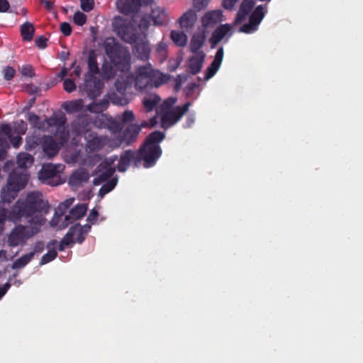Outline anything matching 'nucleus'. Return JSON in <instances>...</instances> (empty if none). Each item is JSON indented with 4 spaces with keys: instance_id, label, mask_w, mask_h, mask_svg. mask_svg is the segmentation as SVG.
Listing matches in <instances>:
<instances>
[{
    "instance_id": "nucleus-1",
    "label": "nucleus",
    "mask_w": 363,
    "mask_h": 363,
    "mask_svg": "<svg viewBox=\"0 0 363 363\" xmlns=\"http://www.w3.org/2000/svg\"><path fill=\"white\" fill-rule=\"evenodd\" d=\"M29 194L38 195L43 205L39 211L33 213L31 216L23 218V220H27L30 225L18 224L11 230L7 238V244L11 247L25 245L29 238L40 231L41 226L45 223V215L49 211L48 202L43 199L40 192L32 191Z\"/></svg>"
},
{
    "instance_id": "nucleus-2",
    "label": "nucleus",
    "mask_w": 363,
    "mask_h": 363,
    "mask_svg": "<svg viewBox=\"0 0 363 363\" xmlns=\"http://www.w3.org/2000/svg\"><path fill=\"white\" fill-rule=\"evenodd\" d=\"M43 203L38 195L28 194L25 198H20L7 209L0 210V235L4 230L6 220L13 223H19L23 220V217H28L33 213L39 211Z\"/></svg>"
},
{
    "instance_id": "nucleus-3",
    "label": "nucleus",
    "mask_w": 363,
    "mask_h": 363,
    "mask_svg": "<svg viewBox=\"0 0 363 363\" xmlns=\"http://www.w3.org/2000/svg\"><path fill=\"white\" fill-rule=\"evenodd\" d=\"M105 76L108 79L113 78L115 75L118 77L115 82L116 90L124 94L128 87L133 85L137 90L146 91L152 88L150 69H136L135 74L130 72V69H104Z\"/></svg>"
},
{
    "instance_id": "nucleus-4",
    "label": "nucleus",
    "mask_w": 363,
    "mask_h": 363,
    "mask_svg": "<svg viewBox=\"0 0 363 363\" xmlns=\"http://www.w3.org/2000/svg\"><path fill=\"white\" fill-rule=\"evenodd\" d=\"M112 27L113 31L123 40L128 43H135L136 52L141 59L147 57L150 47L148 43L144 40L143 37H141L147 30L142 32L137 26H133L129 21L121 16H116L113 18Z\"/></svg>"
},
{
    "instance_id": "nucleus-5",
    "label": "nucleus",
    "mask_w": 363,
    "mask_h": 363,
    "mask_svg": "<svg viewBox=\"0 0 363 363\" xmlns=\"http://www.w3.org/2000/svg\"><path fill=\"white\" fill-rule=\"evenodd\" d=\"M165 135L160 130L150 133L140 146L138 154V162H143L145 168L154 167L162 154L160 143L164 139Z\"/></svg>"
},
{
    "instance_id": "nucleus-6",
    "label": "nucleus",
    "mask_w": 363,
    "mask_h": 363,
    "mask_svg": "<svg viewBox=\"0 0 363 363\" xmlns=\"http://www.w3.org/2000/svg\"><path fill=\"white\" fill-rule=\"evenodd\" d=\"M154 0H118L116 6L118 11L125 14H133L131 21L125 18L130 22L133 26H137L143 32L147 30L150 25L147 17L140 11L143 5L151 4Z\"/></svg>"
},
{
    "instance_id": "nucleus-7",
    "label": "nucleus",
    "mask_w": 363,
    "mask_h": 363,
    "mask_svg": "<svg viewBox=\"0 0 363 363\" xmlns=\"http://www.w3.org/2000/svg\"><path fill=\"white\" fill-rule=\"evenodd\" d=\"M29 175L26 170L13 169L7 179V184L1 191V200L11 203L18 196V191L24 189L28 183Z\"/></svg>"
},
{
    "instance_id": "nucleus-8",
    "label": "nucleus",
    "mask_w": 363,
    "mask_h": 363,
    "mask_svg": "<svg viewBox=\"0 0 363 363\" xmlns=\"http://www.w3.org/2000/svg\"><path fill=\"white\" fill-rule=\"evenodd\" d=\"M104 69H89L85 74L83 83L79 84L81 91L85 93L91 99H95L100 95L104 87L101 78L108 80L105 76Z\"/></svg>"
},
{
    "instance_id": "nucleus-9",
    "label": "nucleus",
    "mask_w": 363,
    "mask_h": 363,
    "mask_svg": "<svg viewBox=\"0 0 363 363\" xmlns=\"http://www.w3.org/2000/svg\"><path fill=\"white\" fill-rule=\"evenodd\" d=\"M103 47L106 55L116 66L121 65L125 67L130 65L129 51L117 43L114 38H106L104 40Z\"/></svg>"
},
{
    "instance_id": "nucleus-10",
    "label": "nucleus",
    "mask_w": 363,
    "mask_h": 363,
    "mask_svg": "<svg viewBox=\"0 0 363 363\" xmlns=\"http://www.w3.org/2000/svg\"><path fill=\"white\" fill-rule=\"evenodd\" d=\"M218 70V69H208L207 73L203 79L198 77L195 80H190L186 86L183 88V93L186 98L193 99H198L203 89L202 83L213 77Z\"/></svg>"
},
{
    "instance_id": "nucleus-11",
    "label": "nucleus",
    "mask_w": 363,
    "mask_h": 363,
    "mask_svg": "<svg viewBox=\"0 0 363 363\" xmlns=\"http://www.w3.org/2000/svg\"><path fill=\"white\" fill-rule=\"evenodd\" d=\"M191 105V102H186L182 106H177L164 113L161 118L162 126L167 128L175 124L189 111Z\"/></svg>"
},
{
    "instance_id": "nucleus-12",
    "label": "nucleus",
    "mask_w": 363,
    "mask_h": 363,
    "mask_svg": "<svg viewBox=\"0 0 363 363\" xmlns=\"http://www.w3.org/2000/svg\"><path fill=\"white\" fill-rule=\"evenodd\" d=\"M72 69H61L60 73L57 74L56 77L53 79V80L51 81V82L49 84L50 86H55L58 81H61L64 79L63 82V88L64 89L68 92L72 93L76 89V84L74 82V80L77 78H79L81 75L82 69H74V72L70 74V76L72 78H65L66 76H67L69 73V71Z\"/></svg>"
},
{
    "instance_id": "nucleus-13",
    "label": "nucleus",
    "mask_w": 363,
    "mask_h": 363,
    "mask_svg": "<svg viewBox=\"0 0 363 363\" xmlns=\"http://www.w3.org/2000/svg\"><path fill=\"white\" fill-rule=\"evenodd\" d=\"M266 12L267 6H258L252 13L250 17V22L240 27L239 31L245 33H252L256 31Z\"/></svg>"
},
{
    "instance_id": "nucleus-14",
    "label": "nucleus",
    "mask_w": 363,
    "mask_h": 363,
    "mask_svg": "<svg viewBox=\"0 0 363 363\" xmlns=\"http://www.w3.org/2000/svg\"><path fill=\"white\" fill-rule=\"evenodd\" d=\"M143 128L140 124L130 123L123 130L121 138L118 140L116 146L120 147L123 142L130 145L136 142L138 137Z\"/></svg>"
},
{
    "instance_id": "nucleus-15",
    "label": "nucleus",
    "mask_w": 363,
    "mask_h": 363,
    "mask_svg": "<svg viewBox=\"0 0 363 363\" xmlns=\"http://www.w3.org/2000/svg\"><path fill=\"white\" fill-rule=\"evenodd\" d=\"M223 21L225 19L223 12L220 9L208 11L201 18V26L204 30L213 28Z\"/></svg>"
},
{
    "instance_id": "nucleus-16",
    "label": "nucleus",
    "mask_w": 363,
    "mask_h": 363,
    "mask_svg": "<svg viewBox=\"0 0 363 363\" xmlns=\"http://www.w3.org/2000/svg\"><path fill=\"white\" fill-rule=\"evenodd\" d=\"M137 158V152L132 150L123 151L121 154L117 169L120 172H124L128 169L131 163L136 167H139L140 164V162H138Z\"/></svg>"
},
{
    "instance_id": "nucleus-17",
    "label": "nucleus",
    "mask_w": 363,
    "mask_h": 363,
    "mask_svg": "<svg viewBox=\"0 0 363 363\" xmlns=\"http://www.w3.org/2000/svg\"><path fill=\"white\" fill-rule=\"evenodd\" d=\"M201 69H190L189 72H184L179 74H177L176 77L171 76L170 85L172 87L175 93L180 91L183 86L188 83L190 80L191 75L197 74Z\"/></svg>"
},
{
    "instance_id": "nucleus-18",
    "label": "nucleus",
    "mask_w": 363,
    "mask_h": 363,
    "mask_svg": "<svg viewBox=\"0 0 363 363\" xmlns=\"http://www.w3.org/2000/svg\"><path fill=\"white\" fill-rule=\"evenodd\" d=\"M232 26L230 24H223L218 27L212 33L209 39L212 47H215L222 40L228 39L232 35Z\"/></svg>"
},
{
    "instance_id": "nucleus-19",
    "label": "nucleus",
    "mask_w": 363,
    "mask_h": 363,
    "mask_svg": "<svg viewBox=\"0 0 363 363\" xmlns=\"http://www.w3.org/2000/svg\"><path fill=\"white\" fill-rule=\"evenodd\" d=\"M108 137L100 135L93 137L86 144L85 150L88 153H94L101 150L108 143Z\"/></svg>"
},
{
    "instance_id": "nucleus-20",
    "label": "nucleus",
    "mask_w": 363,
    "mask_h": 363,
    "mask_svg": "<svg viewBox=\"0 0 363 363\" xmlns=\"http://www.w3.org/2000/svg\"><path fill=\"white\" fill-rule=\"evenodd\" d=\"M89 174L87 169L79 168L75 170L69 177L68 182L71 186L78 187L88 182Z\"/></svg>"
},
{
    "instance_id": "nucleus-21",
    "label": "nucleus",
    "mask_w": 363,
    "mask_h": 363,
    "mask_svg": "<svg viewBox=\"0 0 363 363\" xmlns=\"http://www.w3.org/2000/svg\"><path fill=\"white\" fill-rule=\"evenodd\" d=\"M113 162V160H111V162H106L104 166H103V164L99 165V167L103 168L104 171H102L94 179V185H100L103 182L108 181V179L113 176L116 172L115 167H111Z\"/></svg>"
},
{
    "instance_id": "nucleus-22",
    "label": "nucleus",
    "mask_w": 363,
    "mask_h": 363,
    "mask_svg": "<svg viewBox=\"0 0 363 363\" xmlns=\"http://www.w3.org/2000/svg\"><path fill=\"white\" fill-rule=\"evenodd\" d=\"M151 84L152 87H160L164 84H170L171 75L164 74L160 69H150Z\"/></svg>"
},
{
    "instance_id": "nucleus-23",
    "label": "nucleus",
    "mask_w": 363,
    "mask_h": 363,
    "mask_svg": "<svg viewBox=\"0 0 363 363\" xmlns=\"http://www.w3.org/2000/svg\"><path fill=\"white\" fill-rule=\"evenodd\" d=\"M58 167L60 166L52 164H43L38 173L40 180L43 182H47L48 179L55 177L59 173Z\"/></svg>"
},
{
    "instance_id": "nucleus-24",
    "label": "nucleus",
    "mask_w": 363,
    "mask_h": 363,
    "mask_svg": "<svg viewBox=\"0 0 363 363\" xmlns=\"http://www.w3.org/2000/svg\"><path fill=\"white\" fill-rule=\"evenodd\" d=\"M197 20V15L193 10H189L179 19L180 27L182 28H192Z\"/></svg>"
},
{
    "instance_id": "nucleus-25",
    "label": "nucleus",
    "mask_w": 363,
    "mask_h": 363,
    "mask_svg": "<svg viewBox=\"0 0 363 363\" xmlns=\"http://www.w3.org/2000/svg\"><path fill=\"white\" fill-rule=\"evenodd\" d=\"M43 148L45 153L50 157L56 155L59 152L58 144L52 137H48L44 140Z\"/></svg>"
},
{
    "instance_id": "nucleus-26",
    "label": "nucleus",
    "mask_w": 363,
    "mask_h": 363,
    "mask_svg": "<svg viewBox=\"0 0 363 363\" xmlns=\"http://www.w3.org/2000/svg\"><path fill=\"white\" fill-rule=\"evenodd\" d=\"M206 35L205 34V30H201L196 32L191 40L190 48L192 52H196L199 50L206 40Z\"/></svg>"
},
{
    "instance_id": "nucleus-27",
    "label": "nucleus",
    "mask_w": 363,
    "mask_h": 363,
    "mask_svg": "<svg viewBox=\"0 0 363 363\" xmlns=\"http://www.w3.org/2000/svg\"><path fill=\"white\" fill-rule=\"evenodd\" d=\"M62 106L67 113H74L82 109L83 101L82 99L67 101Z\"/></svg>"
},
{
    "instance_id": "nucleus-28",
    "label": "nucleus",
    "mask_w": 363,
    "mask_h": 363,
    "mask_svg": "<svg viewBox=\"0 0 363 363\" xmlns=\"http://www.w3.org/2000/svg\"><path fill=\"white\" fill-rule=\"evenodd\" d=\"M18 167L16 169L26 170L33 162V157L27 152L19 153L16 160Z\"/></svg>"
},
{
    "instance_id": "nucleus-29",
    "label": "nucleus",
    "mask_w": 363,
    "mask_h": 363,
    "mask_svg": "<svg viewBox=\"0 0 363 363\" xmlns=\"http://www.w3.org/2000/svg\"><path fill=\"white\" fill-rule=\"evenodd\" d=\"M166 11L159 7L155 8L152 10L151 18L155 25H162L167 21Z\"/></svg>"
},
{
    "instance_id": "nucleus-30",
    "label": "nucleus",
    "mask_w": 363,
    "mask_h": 363,
    "mask_svg": "<svg viewBox=\"0 0 363 363\" xmlns=\"http://www.w3.org/2000/svg\"><path fill=\"white\" fill-rule=\"evenodd\" d=\"M35 28L30 22H26L21 26V33L23 40L30 41L34 35Z\"/></svg>"
},
{
    "instance_id": "nucleus-31",
    "label": "nucleus",
    "mask_w": 363,
    "mask_h": 363,
    "mask_svg": "<svg viewBox=\"0 0 363 363\" xmlns=\"http://www.w3.org/2000/svg\"><path fill=\"white\" fill-rule=\"evenodd\" d=\"M171 38L177 46L183 47L186 45L187 36L182 30H172L171 33Z\"/></svg>"
},
{
    "instance_id": "nucleus-32",
    "label": "nucleus",
    "mask_w": 363,
    "mask_h": 363,
    "mask_svg": "<svg viewBox=\"0 0 363 363\" xmlns=\"http://www.w3.org/2000/svg\"><path fill=\"white\" fill-rule=\"evenodd\" d=\"M74 228H69L66 235L63 237L58 245V250L64 251L65 247L73 244L74 240Z\"/></svg>"
},
{
    "instance_id": "nucleus-33",
    "label": "nucleus",
    "mask_w": 363,
    "mask_h": 363,
    "mask_svg": "<svg viewBox=\"0 0 363 363\" xmlns=\"http://www.w3.org/2000/svg\"><path fill=\"white\" fill-rule=\"evenodd\" d=\"M34 257V253H27L15 260L12 264V269H21L28 264Z\"/></svg>"
},
{
    "instance_id": "nucleus-34",
    "label": "nucleus",
    "mask_w": 363,
    "mask_h": 363,
    "mask_svg": "<svg viewBox=\"0 0 363 363\" xmlns=\"http://www.w3.org/2000/svg\"><path fill=\"white\" fill-rule=\"evenodd\" d=\"M43 122H45V129L52 126H55L57 128L59 125L65 124L66 118L64 116H52L45 119Z\"/></svg>"
},
{
    "instance_id": "nucleus-35",
    "label": "nucleus",
    "mask_w": 363,
    "mask_h": 363,
    "mask_svg": "<svg viewBox=\"0 0 363 363\" xmlns=\"http://www.w3.org/2000/svg\"><path fill=\"white\" fill-rule=\"evenodd\" d=\"M205 55L200 52H195L189 61V68H201L203 66Z\"/></svg>"
},
{
    "instance_id": "nucleus-36",
    "label": "nucleus",
    "mask_w": 363,
    "mask_h": 363,
    "mask_svg": "<svg viewBox=\"0 0 363 363\" xmlns=\"http://www.w3.org/2000/svg\"><path fill=\"white\" fill-rule=\"evenodd\" d=\"M65 124L59 125L56 128L55 136L60 140V144L63 145L69 140V133L68 129L65 127Z\"/></svg>"
},
{
    "instance_id": "nucleus-37",
    "label": "nucleus",
    "mask_w": 363,
    "mask_h": 363,
    "mask_svg": "<svg viewBox=\"0 0 363 363\" xmlns=\"http://www.w3.org/2000/svg\"><path fill=\"white\" fill-rule=\"evenodd\" d=\"M74 201L73 199H69L65 200V201L60 203L59 206H57V209L55 210V215L57 218H61L62 216L65 214L68 208L70 207V206L72 204V202Z\"/></svg>"
},
{
    "instance_id": "nucleus-38",
    "label": "nucleus",
    "mask_w": 363,
    "mask_h": 363,
    "mask_svg": "<svg viewBox=\"0 0 363 363\" xmlns=\"http://www.w3.org/2000/svg\"><path fill=\"white\" fill-rule=\"evenodd\" d=\"M87 208L85 204H77L69 211V213L74 216V219L77 220L84 217Z\"/></svg>"
},
{
    "instance_id": "nucleus-39",
    "label": "nucleus",
    "mask_w": 363,
    "mask_h": 363,
    "mask_svg": "<svg viewBox=\"0 0 363 363\" xmlns=\"http://www.w3.org/2000/svg\"><path fill=\"white\" fill-rule=\"evenodd\" d=\"M116 183L117 179H111L106 182L100 188L99 191V195L100 196H104L105 194L111 191L115 188Z\"/></svg>"
},
{
    "instance_id": "nucleus-40",
    "label": "nucleus",
    "mask_w": 363,
    "mask_h": 363,
    "mask_svg": "<svg viewBox=\"0 0 363 363\" xmlns=\"http://www.w3.org/2000/svg\"><path fill=\"white\" fill-rule=\"evenodd\" d=\"M28 121L35 128H37L40 130L45 129V122L40 121V118L35 113H30L28 116Z\"/></svg>"
},
{
    "instance_id": "nucleus-41",
    "label": "nucleus",
    "mask_w": 363,
    "mask_h": 363,
    "mask_svg": "<svg viewBox=\"0 0 363 363\" xmlns=\"http://www.w3.org/2000/svg\"><path fill=\"white\" fill-rule=\"evenodd\" d=\"M108 102L102 101L100 103H91L88 106V110L92 113H101L107 108Z\"/></svg>"
},
{
    "instance_id": "nucleus-42",
    "label": "nucleus",
    "mask_w": 363,
    "mask_h": 363,
    "mask_svg": "<svg viewBox=\"0 0 363 363\" xmlns=\"http://www.w3.org/2000/svg\"><path fill=\"white\" fill-rule=\"evenodd\" d=\"M57 256V252L55 249L50 250L47 253H45L41 257L40 264L43 265L45 264L52 260H54Z\"/></svg>"
},
{
    "instance_id": "nucleus-43",
    "label": "nucleus",
    "mask_w": 363,
    "mask_h": 363,
    "mask_svg": "<svg viewBox=\"0 0 363 363\" xmlns=\"http://www.w3.org/2000/svg\"><path fill=\"white\" fill-rule=\"evenodd\" d=\"M160 99L159 96H155L154 99L148 98L143 100V106L147 111H150L154 109Z\"/></svg>"
},
{
    "instance_id": "nucleus-44",
    "label": "nucleus",
    "mask_w": 363,
    "mask_h": 363,
    "mask_svg": "<svg viewBox=\"0 0 363 363\" xmlns=\"http://www.w3.org/2000/svg\"><path fill=\"white\" fill-rule=\"evenodd\" d=\"M118 119L123 124H127L128 123L135 121V117L133 111L130 110H125L121 116H118Z\"/></svg>"
},
{
    "instance_id": "nucleus-45",
    "label": "nucleus",
    "mask_w": 363,
    "mask_h": 363,
    "mask_svg": "<svg viewBox=\"0 0 363 363\" xmlns=\"http://www.w3.org/2000/svg\"><path fill=\"white\" fill-rule=\"evenodd\" d=\"M223 57V48H220L216 52V54L215 55V58L213 61L212 62L211 67L208 68H219L221 65V62Z\"/></svg>"
},
{
    "instance_id": "nucleus-46",
    "label": "nucleus",
    "mask_w": 363,
    "mask_h": 363,
    "mask_svg": "<svg viewBox=\"0 0 363 363\" xmlns=\"http://www.w3.org/2000/svg\"><path fill=\"white\" fill-rule=\"evenodd\" d=\"M73 21L77 26H83L86 21V16L84 13L77 11L74 14Z\"/></svg>"
},
{
    "instance_id": "nucleus-47",
    "label": "nucleus",
    "mask_w": 363,
    "mask_h": 363,
    "mask_svg": "<svg viewBox=\"0 0 363 363\" xmlns=\"http://www.w3.org/2000/svg\"><path fill=\"white\" fill-rule=\"evenodd\" d=\"M89 68H99L97 55L94 51H90L88 57Z\"/></svg>"
},
{
    "instance_id": "nucleus-48",
    "label": "nucleus",
    "mask_w": 363,
    "mask_h": 363,
    "mask_svg": "<svg viewBox=\"0 0 363 363\" xmlns=\"http://www.w3.org/2000/svg\"><path fill=\"white\" fill-rule=\"evenodd\" d=\"M75 220L76 219H74V216L69 213L65 216L63 221L59 225V228L64 229Z\"/></svg>"
},
{
    "instance_id": "nucleus-49",
    "label": "nucleus",
    "mask_w": 363,
    "mask_h": 363,
    "mask_svg": "<svg viewBox=\"0 0 363 363\" xmlns=\"http://www.w3.org/2000/svg\"><path fill=\"white\" fill-rule=\"evenodd\" d=\"M70 228H74V235L77 233V230L83 231L84 233L87 235L89 231L91 230V225L89 224H85L84 225H81L80 224H76L73 226H72Z\"/></svg>"
},
{
    "instance_id": "nucleus-50",
    "label": "nucleus",
    "mask_w": 363,
    "mask_h": 363,
    "mask_svg": "<svg viewBox=\"0 0 363 363\" xmlns=\"http://www.w3.org/2000/svg\"><path fill=\"white\" fill-rule=\"evenodd\" d=\"M211 0H193L194 8L197 11H201L208 6Z\"/></svg>"
},
{
    "instance_id": "nucleus-51",
    "label": "nucleus",
    "mask_w": 363,
    "mask_h": 363,
    "mask_svg": "<svg viewBox=\"0 0 363 363\" xmlns=\"http://www.w3.org/2000/svg\"><path fill=\"white\" fill-rule=\"evenodd\" d=\"M0 134L3 136L7 137L9 138H11L12 135V128L8 124H4L0 126Z\"/></svg>"
},
{
    "instance_id": "nucleus-52",
    "label": "nucleus",
    "mask_w": 363,
    "mask_h": 363,
    "mask_svg": "<svg viewBox=\"0 0 363 363\" xmlns=\"http://www.w3.org/2000/svg\"><path fill=\"white\" fill-rule=\"evenodd\" d=\"M81 8L84 11L89 12L93 8L94 1L93 0H80Z\"/></svg>"
},
{
    "instance_id": "nucleus-53",
    "label": "nucleus",
    "mask_w": 363,
    "mask_h": 363,
    "mask_svg": "<svg viewBox=\"0 0 363 363\" xmlns=\"http://www.w3.org/2000/svg\"><path fill=\"white\" fill-rule=\"evenodd\" d=\"M157 116H154L150 119V121H143L141 123V126L143 128H152V127L155 126L157 125Z\"/></svg>"
},
{
    "instance_id": "nucleus-54",
    "label": "nucleus",
    "mask_w": 363,
    "mask_h": 363,
    "mask_svg": "<svg viewBox=\"0 0 363 363\" xmlns=\"http://www.w3.org/2000/svg\"><path fill=\"white\" fill-rule=\"evenodd\" d=\"M99 216V213L96 210L92 209L91 212L89 213L86 220L91 224H94L96 222L97 218Z\"/></svg>"
},
{
    "instance_id": "nucleus-55",
    "label": "nucleus",
    "mask_w": 363,
    "mask_h": 363,
    "mask_svg": "<svg viewBox=\"0 0 363 363\" xmlns=\"http://www.w3.org/2000/svg\"><path fill=\"white\" fill-rule=\"evenodd\" d=\"M61 32L65 35H69L72 32V28L69 23L67 22L62 23L60 25Z\"/></svg>"
},
{
    "instance_id": "nucleus-56",
    "label": "nucleus",
    "mask_w": 363,
    "mask_h": 363,
    "mask_svg": "<svg viewBox=\"0 0 363 363\" xmlns=\"http://www.w3.org/2000/svg\"><path fill=\"white\" fill-rule=\"evenodd\" d=\"M45 245L44 242L42 241H38L35 243L33 246V251L30 252V253H40L44 250Z\"/></svg>"
},
{
    "instance_id": "nucleus-57",
    "label": "nucleus",
    "mask_w": 363,
    "mask_h": 363,
    "mask_svg": "<svg viewBox=\"0 0 363 363\" xmlns=\"http://www.w3.org/2000/svg\"><path fill=\"white\" fill-rule=\"evenodd\" d=\"M35 42L36 46L40 49H44L47 46V39L43 36L38 37Z\"/></svg>"
},
{
    "instance_id": "nucleus-58",
    "label": "nucleus",
    "mask_w": 363,
    "mask_h": 363,
    "mask_svg": "<svg viewBox=\"0 0 363 363\" xmlns=\"http://www.w3.org/2000/svg\"><path fill=\"white\" fill-rule=\"evenodd\" d=\"M35 76L34 69H21V79L31 78Z\"/></svg>"
},
{
    "instance_id": "nucleus-59",
    "label": "nucleus",
    "mask_w": 363,
    "mask_h": 363,
    "mask_svg": "<svg viewBox=\"0 0 363 363\" xmlns=\"http://www.w3.org/2000/svg\"><path fill=\"white\" fill-rule=\"evenodd\" d=\"M11 138L3 136L0 134V148L5 150L6 148L9 147V141Z\"/></svg>"
},
{
    "instance_id": "nucleus-60",
    "label": "nucleus",
    "mask_w": 363,
    "mask_h": 363,
    "mask_svg": "<svg viewBox=\"0 0 363 363\" xmlns=\"http://www.w3.org/2000/svg\"><path fill=\"white\" fill-rule=\"evenodd\" d=\"M123 125L120 120L118 121H114L111 123V128L114 132H121L123 129Z\"/></svg>"
},
{
    "instance_id": "nucleus-61",
    "label": "nucleus",
    "mask_w": 363,
    "mask_h": 363,
    "mask_svg": "<svg viewBox=\"0 0 363 363\" xmlns=\"http://www.w3.org/2000/svg\"><path fill=\"white\" fill-rule=\"evenodd\" d=\"M9 141H11L13 147L18 148L22 143V138L21 136H16V137L11 136Z\"/></svg>"
},
{
    "instance_id": "nucleus-62",
    "label": "nucleus",
    "mask_w": 363,
    "mask_h": 363,
    "mask_svg": "<svg viewBox=\"0 0 363 363\" xmlns=\"http://www.w3.org/2000/svg\"><path fill=\"white\" fill-rule=\"evenodd\" d=\"M16 74V69H4V77L6 80H11Z\"/></svg>"
},
{
    "instance_id": "nucleus-63",
    "label": "nucleus",
    "mask_w": 363,
    "mask_h": 363,
    "mask_svg": "<svg viewBox=\"0 0 363 363\" xmlns=\"http://www.w3.org/2000/svg\"><path fill=\"white\" fill-rule=\"evenodd\" d=\"M75 235H77L75 242L79 244H82L86 239V235L84 233L83 231H79L77 230Z\"/></svg>"
},
{
    "instance_id": "nucleus-64",
    "label": "nucleus",
    "mask_w": 363,
    "mask_h": 363,
    "mask_svg": "<svg viewBox=\"0 0 363 363\" xmlns=\"http://www.w3.org/2000/svg\"><path fill=\"white\" fill-rule=\"evenodd\" d=\"M9 7L10 5L7 0H0V12L4 13L8 11Z\"/></svg>"
}]
</instances>
